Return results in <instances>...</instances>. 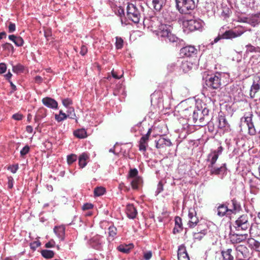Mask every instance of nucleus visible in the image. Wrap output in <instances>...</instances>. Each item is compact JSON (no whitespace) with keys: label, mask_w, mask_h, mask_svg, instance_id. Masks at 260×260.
<instances>
[{"label":"nucleus","mask_w":260,"mask_h":260,"mask_svg":"<svg viewBox=\"0 0 260 260\" xmlns=\"http://www.w3.org/2000/svg\"><path fill=\"white\" fill-rule=\"evenodd\" d=\"M223 30V27L219 29L218 36L211 42V45L216 43L221 39H233L239 37L245 32L246 29L243 27L238 26L234 29L226 30L224 31Z\"/></svg>","instance_id":"obj_1"},{"label":"nucleus","mask_w":260,"mask_h":260,"mask_svg":"<svg viewBox=\"0 0 260 260\" xmlns=\"http://www.w3.org/2000/svg\"><path fill=\"white\" fill-rule=\"evenodd\" d=\"M172 24L165 23L162 21L155 32L158 37L165 38L166 41L167 39L170 42L177 43L180 40L172 33Z\"/></svg>","instance_id":"obj_2"},{"label":"nucleus","mask_w":260,"mask_h":260,"mask_svg":"<svg viewBox=\"0 0 260 260\" xmlns=\"http://www.w3.org/2000/svg\"><path fill=\"white\" fill-rule=\"evenodd\" d=\"M192 111V119L194 123L201 126L208 124L209 126H210L212 123L209 121V110L207 108L205 107L203 109H200L197 107Z\"/></svg>","instance_id":"obj_3"},{"label":"nucleus","mask_w":260,"mask_h":260,"mask_svg":"<svg viewBox=\"0 0 260 260\" xmlns=\"http://www.w3.org/2000/svg\"><path fill=\"white\" fill-rule=\"evenodd\" d=\"M162 22V19H159L158 17L152 15L144 17L143 22L145 27L155 32Z\"/></svg>","instance_id":"obj_4"},{"label":"nucleus","mask_w":260,"mask_h":260,"mask_svg":"<svg viewBox=\"0 0 260 260\" xmlns=\"http://www.w3.org/2000/svg\"><path fill=\"white\" fill-rule=\"evenodd\" d=\"M176 7L182 14L189 13L196 7L193 0H176Z\"/></svg>","instance_id":"obj_5"},{"label":"nucleus","mask_w":260,"mask_h":260,"mask_svg":"<svg viewBox=\"0 0 260 260\" xmlns=\"http://www.w3.org/2000/svg\"><path fill=\"white\" fill-rule=\"evenodd\" d=\"M126 15L128 19L135 23H139L140 20V10L133 4H128L126 7Z\"/></svg>","instance_id":"obj_6"},{"label":"nucleus","mask_w":260,"mask_h":260,"mask_svg":"<svg viewBox=\"0 0 260 260\" xmlns=\"http://www.w3.org/2000/svg\"><path fill=\"white\" fill-rule=\"evenodd\" d=\"M223 148L220 146L216 150H212L208 154L206 161L208 170L215 167L219 156L222 153Z\"/></svg>","instance_id":"obj_7"},{"label":"nucleus","mask_w":260,"mask_h":260,"mask_svg":"<svg viewBox=\"0 0 260 260\" xmlns=\"http://www.w3.org/2000/svg\"><path fill=\"white\" fill-rule=\"evenodd\" d=\"M225 76L223 73H216L206 79V85L213 89H218L221 85V79Z\"/></svg>","instance_id":"obj_8"},{"label":"nucleus","mask_w":260,"mask_h":260,"mask_svg":"<svg viewBox=\"0 0 260 260\" xmlns=\"http://www.w3.org/2000/svg\"><path fill=\"white\" fill-rule=\"evenodd\" d=\"M234 226L237 231H246L250 227L249 217L247 214L241 215L235 222Z\"/></svg>","instance_id":"obj_9"},{"label":"nucleus","mask_w":260,"mask_h":260,"mask_svg":"<svg viewBox=\"0 0 260 260\" xmlns=\"http://www.w3.org/2000/svg\"><path fill=\"white\" fill-rule=\"evenodd\" d=\"M252 113L249 112L246 113L241 119V121L245 123L248 127V133L250 135H254L256 134V131L252 122Z\"/></svg>","instance_id":"obj_10"},{"label":"nucleus","mask_w":260,"mask_h":260,"mask_svg":"<svg viewBox=\"0 0 260 260\" xmlns=\"http://www.w3.org/2000/svg\"><path fill=\"white\" fill-rule=\"evenodd\" d=\"M203 25L204 22L201 19H190L183 22V25L191 31L200 30Z\"/></svg>","instance_id":"obj_11"},{"label":"nucleus","mask_w":260,"mask_h":260,"mask_svg":"<svg viewBox=\"0 0 260 260\" xmlns=\"http://www.w3.org/2000/svg\"><path fill=\"white\" fill-rule=\"evenodd\" d=\"M104 243L105 242L104 238L98 235L93 237L90 242L91 246L99 250L103 249Z\"/></svg>","instance_id":"obj_12"},{"label":"nucleus","mask_w":260,"mask_h":260,"mask_svg":"<svg viewBox=\"0 0 260 260\" xmlns=\"http://www.w3.org/2000/svg\"><path fill=\"white\" fill-rule=\"evenodd\" d=\"M180 53L183 56L194 57L196 56L198 49L193 46H187L180 49Z\"/></svg>","instance_id":"obj_13"},{"label":"nucleus","mask_w":260,"mask_h":260,"mask_svg":"<svg viewBox=\"0 0 260 260\" xmlns=\"http://www.w3.org/2000/svg\"><path fill=\"white\" fill-rule=\"evenodd\" d=\"M260 89V75H256L254 77L253 83L250 88V96L253 98Z\"/></svg>","instance_id":"obj_14"},{"label":"nucleus","mask_w":260,"mask_h":260,"mask_svg":"<svg viewBox=\"0 0 260 260\" xmlns=\"http://www.w3.org/2000/svg\"><path fill=\"white\" fill-rule=\"evenodd\" d=\"M247 236V234H237L231 233L229 234V239L233 244H237L245 241Z\"/></svg>","instance_id":"obj_15"},{"label":"nucleus","mask_w":260,"mask_h":260,"mask_svg":"<svg viewBox=\"0 0 260 260\" xmlns=\"http://www.w3.org/2000/svg\"><path fill=\"white\" fill-rule=\"evenodd\" d=\"M188 225L190 228H193L199 222V219L196 216V213L193 209H190L188 211Z\"/></svg>","instance_id":"obj_16"},{"label":"nucleus","mask_w":260,"mask_h":260,"mask_svg":"<svg viewBox=\"0 0 260 260\" xmlns=\"http://www.w3.org/2000/svg\"><path fill=\"white\" fill-rule=\"evenodd\" d=\"M242 3L251 10H257L260 8V0H242Z\"/></svg>","instance_id":"obj_17"},{"label":"nucleus","mask_w":260,"mask_h":260,"mask_svg":"<svg viewBox=\"0 0 260 260\" xmlns=\"http://www.w3.org/2000/svg\"><path fill=\"white\" fill-rule=\"evenodd\" d=\"M208 171L210 172V174L211 175L224 174L226 172L225 164H223L220 167H217L216 165L215 167H213Z\"/></svg>","instance_id":"obj_18"},{"label":"nucleus","mask_w":260,"mask_h":260,"mask_svg":"<svg viewBox=\"0 0 260 260\" xmlns=\"http://www.w3.org/2000/svg\"><path fill=\"white\" fill-rule=\"evenodd\" d=\"M42 102L44 106L51 109H57L58 103L53 99L46 97L42 99Z\"/></svg>","instance_id":"obj_19"},{"label":"nucleus","mask_w":260,"mask_h":260,"mask_svg":"<svg viewBox=\"0 0 260 260\" xmlns=\"http://www.w3.org/2000/svg\"><path fill=\"white\" fill-rule=\"evenodd\" d=\"M246 22L253 27L258 25L260 23V12L247 17Z\"/></svg>","instance_id":"obj_20"},{"label":"nucleus","mask_w":260,"mask_h":260,"mask_svg":"<svg viewBox=\"0 0 260 260\" xmlns=\"http://www.w3.org/2000/svg\"><path fill=\"white\" fill-rule=\"evenodd\" d=\"M177 64L180 65L181 68L184 72H188L191 70L193 67L196 66L195 63H193L188 60H182L181 62L179 60H178Z\"/></svg>","instance_id":"obj_21"},{"label":"nucleus","mask_w":260,"mask_h":260,"mask_svg":"<svg viewBox=\"0 0 260 260\" xmlns=\"http://www.w3.org/2000/svg\"><path fill=\"white\" fill-rule=\"evenodd\" d=\"M156 147L158 149L162 148L166 146H171L172 143L170 139H166L163 137L160 138L158 140H155Z\"/></svg>","instance_id":"obj_22"},{"label":"nucleus","mask_w":260,"mask_h":260,"mask_svg":"<svg viewBox=\"0 0 260 260\" xmlns=\"http://www.w3.org/2000/svg\"><path fill=\"white\" fill-rule=\"evenodd\" d=\"M237 252L241 253L244 258L249 260L251 257V253L250 252L249 249L245 246L242 245H238L236 248Z\"/></svg>","instance_id":"obj_23"},{"label":"nucleus","mask_w":260,"mask_h":260,"mask_svg":"<svg viewBox=\"0 0 260 260\" xmlns=\"http://www.w3.org/2000/svg\"><path fill=\"white\" fill-rule=\"evenodd\" d=\"M159 19H163L162 21L165 23L172 24L171 22L175 19L174 14L170 13L167 11L163 12L160 14V18Z\"/></svg>","instance_id":"obj_24"},{"label":"nucleus","mask_w":260,"mask_h":260,"mask_svg":"<svg viewBox=\"0 0 260 260\" xmlns=\"http://www.w3.org/2000/svg\"><path fill=\"white\" fill-rule=\"evenodd\" d=\"M246 51L245 54L248 55L250 53L255 54V56H260V48L255 47L249 44L245 46Z\"/></svg>","instance_id":"obj_25"},{"label":"nucleus","mask_w":260,"mask_h":260,"mask_svg":"<svg viewBox=\"0 0 260 260\" xmlns=\"http://www.w3.org/2000/svg\"><path fill=\"white\" fill-rule=\"evenodd\" d=\"M53 232L61 241L64 240L65 227L63 225L55 226L53 229Z\"/></svg>","instance_id":"obj_26"},{"label":"nucleus","mask_w":260,"mask_h":260,"mask_svg":"<svg viewBox=\"0 0 260 260\" xmlns=\"http://www.w3.org/2000/svg\"><path fill=\"white\" fill-rule=\"evenodd\" d=\"M230 209L225 204H220L217 207V215L220 217L225 215H230Z\"/></svg>","instance_id":"obj_27"},{"label":"nucleus","mask_w":260,"mask_h":260,"mask_svg":"<svg viewBox=\"0 0 260 260\" xmlns=\"http://www.w3.org/2000/svg\"><path fill=\"white\" fill-rule=\"evenodd\" d=\"M249 247L256 251L260 252V242L254 238H249L247 240Z\"/></svg>","instance_id":"obj_28"},{"label":"nucleus","mask_w":260,"mask_h":260,"mask_svg":"<svg viewBox=\"0 0 260 260\" xmlns=\"http://www.w3.org/2000/svg\"><path fill=\"white\" fill-rule=\"evenodd\" d=\"M218 127L224 131L228 130L229 127V123L224 116L219 115L218 118Z\"/></svg>","instance_id":"obj_29"},{"label":"nucleus","mask_w":260,"mask_h":260,"mask_svg":"<svg viewBox=\"0 0 260 260\" xmlns=\"http://www.w3.org/2000/svg\"><path fill=\"white\" fill-rule=\"evenodd\" d=\"M126 214L129 218L134 219L137 215V211L132 204H128L126 206Z\"/></svg>","instance_id":"obj_30"},{"label":"nucleus","mask_w":260,"mask_h":260,"mask_svg":"<svg viewBox=\"0 0 260 260\" xmlns=\"http://www.w3.org/2000/svg\"><path fill=\"white\" fill-rule=\"evenodd\" d=\"M89 159V155L86 153H82L79 157V165L80 168H83L87 165V161Z\"/></svg>","instance_id":"obj_31"},{"label":"nucleus","mask_w":260,"mask_h":260,"mask_svg":"<svg viewBox=\"0 0 260 260\" xmlns=\"http://www.w3.org/2000/svg\"><path fill=\"white\" fill-rule=\"evenodd\" d=\"M165 3V0H152V6L156 11H159Z\"/></svg>","instance_id":"obj_32"},{"label":"nucleus","mask_w":260,"mask_h":260,"mask_svg":"<svg viewBox=\"0 0 260 260\" xmlns=\"http://www.w3.org/2000/svg\"><path fill=\"white\" fill-rule=\"evenodd\" d=\"M148 141L146 137H142L139 141V150L141 151L145 152L146 150V148L148 146Z\"/></svg>","instance_id":"obj_33"},{"label":"nucleus","mask_w":260,"mask_h":260,"mask_svg":"<svg viewBox=\"0 0 260 260\" xmlns=\"http://www.w3.org/2000/svg\"><path fill=\"white\" fill-rule=\"evenodd\" d=\"M232 204V208L230 209V214L236 213L237 212L239 211L241 209V206L239 202L236 200L233 199L231 201Z\"/></svg>","instance_id":"obj_34"},{"label":"nucleus","mask_w":260,"mask_h":260,"mask_svg":"<svg viewBox=\"0 0 260 260\" xmlns=\"http://www.w3.org/2000/svg\"><path fill=\"white\" fill-rule=\"evenodd\" d=\"M133 246V244H131L129 245L126 244H120L117 247V249L123 253H128L130 252L131 249H132Z\"/></svg>","instance_id":"obj_35"},{"label":"nucleus","mask_w":260,"mask_h":260,"mask_svg":"<svg viewBox=\"0 0 260 260\" xmlns=\"http://www.w3.org/2000/svg\"><path fill=\"white\" fill-rule=\"evenodd\" d=\"M132 187L134 189H137L139 188V185L142 182V178L140 177H135V178L129 180Z\"/></svg>","instance_id":"obj_36"},{"label":"nucleus","mask_w":260,"mask_h":260,"mask_svg":"<svg viewBox=\"0 0 260 260\" xmlns=\"http://www.w3.org/2000/svg\"><path fill=\"white\" fill-rule=\"evenodd\" d=\"M2 47L3 50L7 52L8 55H9L10 53H13L14 52V48L13 46L9 43H5L2 44Z\"/></svg>","instance_id":"obj_37"},{"label":"nucleus","mask_w":260,"mask_h":260,"mask_svg":"<svg viewBox=\"0 0 260 260\" xmlns=\"http://www.w3.org/2000/svg\"><path fill=\"white\" fill-rule=\"evenodd\" d=\"M232 250L228 249L226 251H222V255L224 260H234V256L232 255Z\"/></svg>","instance_id":"obj_38"},{"label":"nucleus","mask_w":260,"mask_h":260,"mask_svg":"<svg viewBox=\"0 0 260 260\" xmlns=\"http://www.w3.org/2000/svg\"><path fill=\"white\" fill-rule=\"evenodd\" d=\"M75 137L80 139H83L86 137V132L84 129H79L74 132Z\"/></svg>","instance_id":"obj_39"},{"label":"nucleus","mask_w":260,"mask_h":260,"mask_svg":"<svg viewBox=\"0 0 260 260\" xmlns=\"http://www.w3.org/2000/svg\"><path fill=\"white\" fill-rule=\"evenodd\" d=\"M232 11L231 9L226 6H224L222 8V12L221 13V16L224 18H226L230 17Z\"/></svg>","instance_id":"obj_40"},{"label":"nucleus","mask_w":260,"mask_h":260,"mask_svg":"<svg viewBox=\"0 0 260 260\" xmlns=\"http://www.w3.org/2000/svg\"><path fill=\"white\" fill-rule=\"evenodd\" d=\"M42 255L46 258H51L54 255V252L50 250H42L41 251Z\"/></svg>","instance_id":"obj_41"},{"label":"nucleus","mask_w":260,"mask_h":260,"mask_svg":"<svg viewBox=\"0 0 260 260\" xmlns=\"http://www.w3.org/2000/svg\"><path fill=\"white\" fill-rule=\"evenodd\" d=\"M12 71L16 74H20L24 71V67L21 64H17L16 66L12 65Z\"/></svg>","instance_id":"obj_42"},{"label":"nucleus","mask_w":260,"mask_h":260,"mask_svg":"<svg viewBox=\"0 0 260 260\" xmlns=\"http://www.w3.org/2000/svg\"><path fill=\"white\" fill-rule=\"evenodd\" d=\"M206 231L205 230H201V231L193 233V238L194 240H201L203 237L206 235Z\"/></svg>","instance_id":"obj_43"},{"label":"nucleus","mask_w":260,"mask_h":260,"mask_svg":"<svg viewBox=\"0 0 260 260\" xmlns=\"http://www.w3.org/2000/svg\"><path fill=\"white\" fill-rule=\"evenodd\" d=\"M108 231L109 237H111L113 240L117 234V229L114 225H111L109 226Z\"/></svg>","instance_id":"obj_44"},{"label":"nucleus","mask_w":260,"mask_h":260,"mask_svg":"<svg viewBox=\"0 0 260 260\" xmlns=\"http://www.w3.org/2000/svg\"><path fill=\"white\" fill-rule=\"evenodd\" d=\"M105 192V189L103 187H98L94 189V194L95 196L99 197L103 194Z\"/></svg>","instance_id":"obj_45"},{"label":"nucleus","mask_w":260,"mask_h":260,"mask_svg":"<svg viewBox=\"0 0 260 260\" xmlns=\"http://www.w3.org/2000/svg\"><path fill=\"white\" fill-rule=\"evenodd\" d=\"M59 115L63 116V118H61L59 117V116H55V119L57 122L62 121L67 118L69 115H67L66 113H63L62 110H60L59 112Z\"/></svg>","instance_id":"obj_46"},{"label":"nucleus","mask_w":260,"mask_h":260,"mask_svg":"<svg viewBox=\"0 0 260 260\" xmlns=\"http://www.w3.org/2000/svg\"><path fill=\"white\" fill-rule=\"evenodd\" d=\"M123 41L120 37H117L116 38L115 46L117 49H120L123 47Z\"/></svg>","instance_id":"obj_47"},{"label":"nucleus","mask_w":260,"mask_h":260,"mask_svg":"<svg viewBox=\"0 0 260 260\" xmlns=\"http://www.w3.org/2000/svg\"><path fill=\"white\" fill-rule=\"evenodd\" d=\"M138 171L137 169H132L129 172V180L135 178V177H138Z\"/></svg>","instance_id":"obj_48"},{"label":"nucleus","mask_w":260,"mask_h":260,"mask_svg":"<svg viewBox=\"0 0 260 260\" xmlns=\"http://www.w3.org/2000/svg\"><path fill=\"white\" fill-rule=\"evenodd\" d=\"M77 158L76 155L72 154L67 156V162L69 165H71L75 162Z\"/></svg>","instance_id":"obj_49"},{"label":"nucleus","mask_w":260,"mask_h":260,"mask_svg":"<svg viewBox=\"0 0 260 260\" xmlns=\"http://www.w3.org/2000/svg\"><path fill=\"white\" fill-rule=\"evenodd\" d=\"M152 256V252L151 251H145L143 252V258L145 260H149Z\"/></svg>","instance_id":"obj_50"},{"label":"nucleus","mask_w":260,"mask_h":260,"mask_svg":"<svg viewBox=\"0 0 260 260\" xmlns=\"http://www.w3.org/2000/svg\"><path fill=\"white\" fill-rule=\"evenodd\" d=\"M186 250L185 246L184 245H181L179 246L178 249V256L183 254L184 253L186 252Z\"/></svg>","instance_id":"obj_51"},{"label":"nucleus","mask_w":260,"mask_h":260,"mask_svg":"<svg viewBox=\"0 0 260 260\" xmlns=\"http://www.w3.org/2000/svg\"><path fill=\"white\" fill-rule=\"evenodd\" d=\"M29 151V147L28 145L25 146L20 151V155L24 156L28 153Z\"/></svg>","instance_id":"obj_52"},{"label":"nucleus","mask_w":260,"mask_h":260,"mask_svg":"<svg viewBox=\"0 0 260 260\" xmlns=\"http://www.w3.org/2000/svg\"><path fill=\"white\" fill-rule=\"evenodd\" d=\"M23 39L20 36H18L17 39H16V41L15 42V45L17 47H21L23 45Z\"/></svg>","instance_id":"obj_53"},{"label":"nucleus","mask_w":260,"mask_h":260,"mask_svg":"<svg viewBox=\"0 0 260 260\" xmlns=\"http://www.w3.org/2000/svg\"><path fill=\"white\" fill-rule=\"evenodd\" d=\"M62 103L64 107L68 108L70 105L72 104V101L69 98H67L63 99Z\"/></svg>","instance_id":"obj_54"},{"label":"nucleus","mask_w":260,"mask_h":260,"mask_svg":"<svg viewBox=\"0 0 260 260\" xmlns=\"http://www.w3.org/2000/svg\"><path fill=\"white\" fill-rule=\"evenodd\" d=\"M163 190V186L161 182H159L157 185V189L155 191V195H158Z\"/></svg>","instance_id":"obj_55"},{"label":"nucleus","mask_w":260,"mask_h":260,"mask_svg":"<svg viewBox=\"0 0 260 260\" xmlns=\"http://www.w3.org/2000/svg\"><path fill=\"white\" fill-rule=\"evenodd\" d=\"M14 179L11 176L8 177V186L9 188L11 189L13 187Z\"/></svg>","instance_id":"obj_56"},{"label":"nucleus","mask_w":260,"mask_h":260,"mask_svg":"<svg viewBox=\"0 0 260 260\" xmlns=\"http://www.w3.org/2000/svg\"><path fill=\"white\" fill-rule=\"evenodd\" d=\"M8 169L10 170L12 173H15L18 169V165H12L8 167Z\"/></svg>","instance_id":"obj_57"},{"label":"nucleus","mask_w":260,"mask_h":260,"mask_svg":"<svg viewBox=\"0 0 260 260\" xmlns=\"http://www.w3.org/2000/svg\"><path fill=\"white\" fill-rule=\"evenodd\" d=\"M16 30V25L14 23L12 22L10 23V24L8 27V31L9 33H12L14 32Z\"/></svg>","instance_id":"obj_58"},{"label":"nucleus","mask_w":260,"mask_h":260,"mask_svg":"<svg viewBox=\"0 0 260 260\" xmlns=\"http://www.w3.org/2000/svg\"><path fill=\"white\" fill-rule=\"evenodd\" d=\"M178 260H189V258L187 252L184 253L183 254L178 256Z\"/></svg>","instance_id":"obj_59"},{"label":"nucleus","mask_w":260,"mask_h":260,"mask_svg":"<svg viewBox=\"0 0 260 260\" xmlns=\"http://www.w3.org/2000/svg\"><path fill=\"white\" fill-rule=\"evenodd\" d=\"M55 245V242L53 240H50L48 243H46L45 247L46 248L54 247Z\"/></svg>","instance_id":"obj_60"},{"label":"nucleus","mask_w":260,"mask_h":260,"mask_svg":"<svg viewBox=\"0 0 260 260\" xmlns=\"http://www.w3.org/2000/svg\"><path fill=\"white\" fill-rule=\"evenodd\" d=\"M175 225L179 226V228H181L182 226L181 218L179 217H176L175 219Z\"/></svg>","instance_id":"obj_61"},{"label":"nucleus","mask_w":260,"mask_h":260,"mask_svg":"<svg viewBox=\"0 0 260 260\" xmlns=\"http://www.w3.org/2000/svg\"><path fill=\"white\" fill-rule=\"evenodd\" d=\"M87 52V48L85 45H82L81 47V50L80 51V54L83 56L85 55Z\"/></svg>","instance_id":"obj_62"},{"label":"nucleus","mask_w":260,"mask_h":260,"mask_svg":"<svg viewBox=\"0 0 260 260\" xmlns=\"http://www.w3.org/2000/svg\"><path fill=\"white\" fill-rule=\"evenodd\" d=\"M93 208V205L90 203L84 204L82 206V209L83 210H89Z\"/></svg>","instance_id":"obj_63"},{"label":"nucleus","mask_w":260,"mask_h":260,"mask_svg":"<svg viewBox=\"0 0 260 260\" xmlns=\"http://www.w3.org/2000/svg\"><path fill=\"white\" fill-rule=\"evenodd\" d=\"M7 70V67L5 63H0V73L3 74Z\"/></svg>","instance_id":"obj_64"}]
</instances>
